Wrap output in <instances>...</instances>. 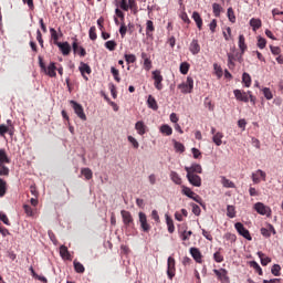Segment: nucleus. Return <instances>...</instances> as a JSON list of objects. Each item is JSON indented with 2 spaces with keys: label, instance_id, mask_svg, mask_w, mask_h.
I'll use <instances>...</instances> for the list:
<instances>
[{
  "label": "nucleus",
  "instance_id": "nucleus-1",
  "mask_svg": "<svg viewBox=\"0 0 283 283\" xmlns=\"http://www.w3.org/2000/svg\"><path fill=\"white\" fill-rule=\"evenodd\" d=\"M178 90L182 92V94H191L193 90V77H187L186 83H181L178 85Z\"/></svg>",
  "mask_w": 283,
  "mask_h": 283
},
{
  "label": "nucleus",
  "instance_id": "nucleus-2",
  "mask_svg": "<svg viewBox=\"0 0 283 283\" xmlns=\"http://www.w3.org/2000/svg\"><path fill=\"white\" fill-rule=\"evenodd\" d=\"M234 229L238 231L239 235H242V238H244L245 240H249V241L253 240L249 230L244 228V224H242L241 222H237L234 224Z\"/></svg>",
  "mask_w": 283,
  "mask_h": 283
},
{
  "label": "nucleus",
  "instance_id": "nucleus-3",
  "mask_svg": "<svg viewBox=\"0 0 283 283\" xmlns=\"http://www.w3.org/2000/svg\"><path fill=\"white\" fill-rule=\"evenodd\" d=\"M70 104L81 120H87V116L85 115V111H83V106L81 104H78L76 101H71Z\"/></svg>",
  "mask_w": 283,
  "mask_h": 283
},
{
  "label": "nucleus",
  "instance_id": "nucleus-4",
  "mask_svg": "<svg viewBox=\"0 0 283 283\" xmlns=\"http://www.w3.org/2000/svg\"><path fill=\"white\" fill-rule=\"evenodd\" d=\"M167 275L169 280H174L176 275V259L172 256H169L167 261Z\"/></svg>",
  "mask_w": 283,
  "mask_h": 283
},
{
  "label": "nucleus",
  "instance_id": "nucleus-5",
  "mask_svg": "<svg viewBox=\"0 0 283 283\" xmlns=\"http://www.w3.org/2000/svg\"><path fill=\"white\" fill-rule=\"evenodd\" d=\"M138 218L140 228L144 233H149V231H151V226H149V223L147 222V214H145V212H139Z\"/></svg>",
  "mask_w": 283,
  "mask_h": 283
},
{
  "label": "nucleus",
  "instance_id": "nucleus-6",
  "mask_svg": "<svg viewBox=\"0 0 283 283\" xmlns=\"http://www.w3.org/2000/svg\"><path fill=\"white\" fill-rule=\"evenodd\" d=\"M254 210L256 213H260V216H271V208L262 202H256L254 205Z\"/></svg>",
  "mask_w": 283,
  "mask_h": 283
},
{
  "label": "nucleus",
  "instance_id": "nucleus-7",
  "mask_svg": "<svg viewBox=\"0 0 283 283\" xmlns=\"http://www.w3.org/2000/svg\"><path fill=\"white\" fill-rule=\"evenodd\" d=\"M187 180L192 185V187H202V178L198 176L197 174H187L186 175Z\"/></svg>",
  "mask_w": 283,
  "mask_h": 283
},
{
  "label": "nucleus",
  "instance_id": "nucleus-8",
  "mask_svg": "<svg viewBox=\"0 0 283 283\" xmlns=\"http://www.w3.org/2000/svg\"><path fill=\"white\" fill-rule=\"evenodd\" d=\"M260 178H262V180H266V172L262 169H258L255 172H252V182H254V185H260Z\"/></svg>",
  "mask_w": 283,
  "mask_h": 283
},
{
  "label": "nucleus",
  "instance_id": "nucleus-9",
  "mask_svg": "<svg viewBox=\"0 0 283 283\" xmlns=\"http://www.w3.org/2000/svg\"><path fill=\"white\" fill-rule=\"evenodd\" d=\"M55 45H57L63 56H67V54L72 52V46H70V43L67 42H55Z\"/></svg>",
  "mask_w": 283,
  "mask_h": 283
},
{
  "label": "nucleus",
  "instance_id": "nucleus-10",
  "mask_svg": "<svg viewBox=\"0 0 283 283\" xmlns=\"http://www.w3.org/2000/svg\"><path fill=\"white\" fill-rule=\"evenodd\" d=\"M123 222L126 227H129L130 224H134V218L132 217V212L127 210H122L120 211Z\"/></svg>",
  "mask_w": 283,
  "mask_h": 283
},
{
  "label": "nucleus",
  "instance_id": "nucleus-11",
  "mask_svg": "<svg viewBox=\"0 0 283 283\" xmlns=\"http://www.w3.org/2000/svg\"><path fill=\"white\" fill-rule=\"evenodd\" d=\"M153 78L155 81L156 90L158 91L163 90V75H160V71H154Z\"/></svg>",
  "mask_w": 283,
  "mask_h": 283
},
{
  "label": "nucleus",
  "instance_id": "nucleus-12",
  "mask_svg": "<svg viewBox=\"0 0 283 283\" xmlns=\"http://www.w3.org/2000/svg\"><path fill=\"white\" fill-rule=\"evenodd\" d=\"M213 273L217 275V277L223 282L229 283V275H227V270L220 269V270H213Z\"/></svg>",
  "mask_w": 283,
  "mask_h": 283
},
{
  "label": "nucleus",
  "instance_id": "nucleus-13",
  "mask_svg": "<svg viewBox=\"0 0 283 283\" xmlns=\"http://www.w3.org/2000/svg\"><path fill=\"white\" fill-rule=\"evenodd\" d=\"M187 174H202V166L200 164H192L190 167L186 166Z\"/></svg>",
  "mask_w": 283,
  "mask_h": 283
},
{
  "label": "nucleus",
  "instance_id": "nucleus-14",
  "mask_svg": "<svg viewBox=\"0 0 283 283\" xmlns=\"http://www.w3.org/2000/svg\"><path fill=\"white\" fill-rule=\"evenodd\" d=\"M80 72L84 80L88 81L85 74H92V67L87 65V63L81 62L80 64Z\"/></svg>",
  "mask_w": 283,
  "mask_h": 283
},
{
  "label": "nucleus",
  "instance_id": "nucleus-15",
  "mask_svg": "<svg viewBox=\"0 0 283 283\" xmlns=\"http://www.w3.org/2000/svg\"><path fill=\"white\" fill-rule=\"evenodd\" d=\"M190 255L196 260L199 264L202 263V253H200V250L198 248H191L190 249Z\"/></svg>",
  "mask_w": 283,
  "mask_h": 283
},
{
  "label": "nucleus",
  "instance_id": "nucleus-16",
  "mask_svg": "<svg viewBox=\"0 0 283 283\" xmlns=\"http://www.w3.org/2000/svg\"><path fill=\"white\" fill-rule=\"evenodd\" d=\"M135 129L137 130L139 136H145V134L147 132V126L145 125V123L143 120H139L135 124Z\"/></svg>",
  "mask_w": 283,
  "mask_h": 283
},
{
  "label": "nucleus",
  "instance_id": "nucleus-17",
  "mask_svg": "<svg viewBox=\"0 0 283 283\" xmlns=\"http://www.w3.org/2000/svg\"><path fill=\"white\" fill-rule=\"evenodd\" d=\"M234 96L237 101H242L243 103H249V95L247 93H242L240 90H234Z\"/></svg>",
  "mask_w": 283,
  "mask_h": 283
},
{
  "label": "nucleus",
  "instance_id": "nucleus-18",
  "mask_svg": "<svg viewBox=\"0 0 283 283\" xmlns=\"http://www.w3.org/2000/svg\"><path fill=\"white\" fill-rule=\"evenodd\" d=\"M189 51L191 54L196 55L200 53V44L198 43V40H192L189 46Z\"/></svg>",
  "mask_w": 283,
  "mask_h": 283
},
{
  "label": "nucleus",
  "instance_id": "nucleus-19",
  "mask_svg": "<svg viewBox=\"0 0 283 283\" xmlns=\"http://www.w3.org/2000/svg\"><path fill=\"white\" fill-rule=\"evenodd\" d=\"M48 76H50L51 78H54V76H56V64L54 62H51L46 69V71H44Z\"/></svg>",
  "mask_w": 283,
  "mask_h": 283
},
{
  "label": "nucleus",
  "instance_id": "nucleus-20",
  "mask_svg": "<svg viewBox=\"0 0 283 283\" xmlns=\"http://www.w3.org/2000/svg\"><path fill=\"white\" fill-rule=\"evenodd\" d=\"M60 255L62 260H72V255L70 254V251L67 250V247L61 245L60 247Z\"/></svg>",
  "mask_w": 283,
  "mask_h": 283
},
{
  "label": "nucleus",
  "instance_id": "nucleus-21",
  "mask_svg": "<svg viewBox=\"0 0 283 283\" xmlns=\"http://www.w3.org/2000/svg\"><path fill=\"white\" fill-rule=\"evenodd\" d=\"M147 105L150 109H154V112L158 111V102H156V98L151 95L148 96Z\"/></svg>",
  "mask_w": 283,
  "mask_h": 283
},
{
  "label": "nucleus",
  "instance_id": "nucleus-22",
  "mask_svg": "<svg viewBox=\"0 0 283 283\" xmlns=\"http://www.w3.org/2000/svg\"><path fill=\"white\" fill-rule=\"evenodd\" d=\"M0 165H10V159L8 158V154L6 149H0Z\"/></svg>",
  "mask_w": 283,
  "mask_h": 283
},
{
  "label": "nucleus",
  "instance_id": "nucleus-23",
  "mask_svg": "<svg viewBox=\"0 0 283 283\" xmlns=\"http://www.w3.org/2000/svg\"><path fill=\"white\" fill-rule=\"evenodd\" d=\"M192 19L196 22L198 30H202V18L200 17V13H198V11H195L192 13Z\"/></svg>",
  "mask_w": 283,
  "mask_h": 283
},
{
  "label": "nucleus",
  "instance_id": "nucleus-24",
  "mask_svg": "<svg viewBox=\"0 0 283 283\" xmlns=\"http://www.w3.org/2000/svg\"><path fill=\"white\" fill-rule=\"evenodd\" d=\"M222 138H224V135L218 132L213 135L212 142L214 143V145H217V147H220V145H222Z\"/></svg>",
  "mask_w": 283,
  "mask_h": 283
},
{
  "label": "nucleus",
  "instance_id": "nucleus-25",
  "mask_svg": "<svg viewBox=\"0 0 283 283\" xmlns=\"http://www.w3.org/2000/svg\"><path fill=\"white\" fill-rule=\"evenodd\" d=\"M250 25L253 28V31L255 32V30H260V28H262V20L252 18L250 20Z\"/></svg>",
  "mask_w": 283,
  "mask_h": 283
},
{
  "label": "nucleus",
  "instance_id": "nucleus-26",
  "mask_svg": "<svg viewBox=\"0 0 283 283\" xmlns=\"http://www.w3.org/2000/svg\"><path fill=\"white\" fill-rule=\"evenodd\" d=\"M166 224L168 227V231L170 233H174V231H176V228L174 226V219H171V217H169V214H166Z\"/></svg>",
  "mask_w": 283,
  "mask_h": 283
},
{
  "label": "nucleus",
  "instance_id": "nucleus-27",
  "mask_svg": "<svg viewBox=\"0 0 283 283\" xmlns=\"http://www.w3.org/2000/svg\"><path fill=\"white\" fill-rule=\"evenodd\" d=\"M170 180L175 182V185H182V179L180 178V175L176 171L170 172Z\"/></svg>",
  "mask_w": 283,
  "mask_h": 283
},
{
  "label": "nucleus",
  "instance_id": "nucleus-28",
  "mask_svg": "<svg viewBox=\"0 0 283 283\" xmlns=\"http://www.w3.org/2000/svg\"><path fill=\"white\" fill-rule=\"evenodd\" d=\"M258 256L260 258L262 266H266L271 262V258L264 255L262 252H258Z\"/></svg>",
  "mask_w": 283,
  "mask_h": 283
},
{
  "label": "nucleus",
  "instance_id": "nucleus-29",
  "mask_svg": "<svg viewBox=\"0 0 283 283\" xmlns=\"http://www.w3.org/2000/svg\"><path fill=\"white\" fill-rule=\"evenodd\" d=\"M160 132L161 134H165L166 136H171V134H174V129L171 128V126L164 124L160 127Z\"/></svg>",
  "mask_w": 283,
  "mask_h": 283
},
{
  "label": "nucleus",
  "instance_id": "nucleus-30",
  "mask_svg": "<svg viewBox=\"0 0 283 283\" xmlns=\"http://www.w3.org/2000/svg\"><path fill=\"white\" fill-rule=\"evenodd\" d=\"M235 55L233 53H228V67L229 70H233L235 67Z\"/></svg>",
  "mask_w": 283,
  "mask_h": 283
},
{
  "label": "nucleus",
  "instance_id": "nucleus-31",
  "mask_svg": "<svg viewBox=\"0 0 283 283\" xmlns=\"http://www.w3.org/2000/svg\"><path fill=\"white\" fill-rule=\"evenodd\" d=\"M239 49L241 50V54L247 52V43L244 42V36L242 34L239 35Z\"/></svg>",
  "mask_w": 283,
  "mask_h": 283
},
{
  "label": "nucleus",
  "instance_id": "nucleus-32",
  "mask_svg": "<svg viewBox=\"0 0 283 283\" xmlns=\"http://www.w3.org/2000/svg\"><path fill=\"white\" fill-rule=\"evenodd\" d=\"M73 266L76 273H85V266H83L81 262L74 261Z\"/></svg>",
  "mask_w": 283,
  "mask_h": 283
},
{
  "label": "nucleus",
  "instance_id": "nucleus-33",
  "mask_svg": "<svg viewBox=\"0 0 283 283\" xmlns=\"http://www.w3.org/2000/svg\"><path fill=\"white\" fill-rule=\"evenodd\" d=\"M182 193L184 196H187V198H193V196H196V192H193L192 189L187 186L182 187Z\"/></svg>",
  "mask_w": 283,
  "mask_h": 283
},
{
  "label": "nucleus",
  "instance_id": "nucleus-34",
  "mask_svg": "<svg viewBox=\"0 0 283 283\" xmlns=\"http://www.w3.org/2000/svg\"><path fill=\"white\" fill-rule=\"evenodd\" d=\"M155 28H154V22L151 20H148L146 22V34L147 36H151L150 32H154Z\"/></svg>",
  "mask_w": 283,
  "mask_h": 283
},
{
  "label": "nucleus",
  "instance_id": "nucleus-35",
  "mask_svg": "<svg viewBox=\"0 0 283 283\" xmlns=\"http://www.w3.org/2000/svg\"><path fill=\"white\" fill-rule=\"evenodd\" d=\"M242 83H244L245 87H251V75L249 73H243Z\"/></svg>",
  "mask_w": 283,
  "mask_h": 283
},
{
  "label": "nucleus",
  "instance_id": "nucleus-36",
  "mask_svg": "<svg viewBox=\"0 0 283 283\" xmlns=\"http://www.w3.org/2000/svg\"><path fill=\"white\" fill-rule=\"evenodd\" d=\"M105 49L109 50V52H114L116 50V41L109 40L105 43Z\"/></svg>",
  "mask_w": 283,
  "mask_h": 283
},
{
  "label": "nucleus",
  "instance_id": "nucleus-37",
  "mask_svg": "<svg viewBox=\"0 0 283 283\" xmlns=\"http://www.w3.org/2000/svg\"><path fill=\"white\" fill-rule=\"evenodd\" d=\"M81 174L86 178V180H92V176H93L92 169H90V168H83V169L81 170Z\"/></svg>",
  "mask_w": 283,
  "mask_h": 283
},
{
  "label": "nucleus",
  "instance_id": "nucleus-38",
  "mask_svg": "<svg viewBox=\"0 0 283 283\" xmlns=\"http://www.w3.org/2000/svg\"><path fill=\"white\" fill-rule=\"evenodd\" d=\"M0 176H10V168L6 164H0Z\"/></svg>",
  "mask_w": 283,
  "mask_h": 283
},
{
  "label": "nucleus",
  "instance_id": "nucleus-39",
  "mask_svg": "<svg viewBox=\"0 0 283 283\" xmlns=\"http://www.w3.org/2000/svg\"><path fill=\"white\" fill-rule=\"evenodd\" d=\"M280 271H282L280 264H274L271 269V273L272 275H275V277H280Z\"/></svg>",
  "mask_w": 283,
  "mask_h": 283
},
{
  "label": "nucleus",
  "instance_id": "nucleus-40",
  "mask_svg": "<svg viewBox=\"0 0 283 283\" xmlns=\"http://www.w3.org/2000/svg\"><path fill=\"white\" fill-rule=\"evenodd\" d=\"M174 147L176 151H179L180 154L185 151V145H182L180 142L174 140Z\"/></svg>",
  "mask_w": 283,
  "mask_h": 283
},
{
  "label": "nucleus",
  "instance_id": "nucleus-41",
  "mask_svg": "<svg viewBox=\"0 0 283 283\" xmlns=\"http://www.w3.org/2000/svg\"><path fill=\"white\" fill-rule=\"evenodd\" d=\"M6 185H7L6 180L0 178V198H3V196H6V191H7Z\"/></svg>",
  "mask_w": 283,
  "mask_h": 283
},
{
  "label": "nucleus",
  "instance_id": "nucleus-42",
  "mask_svg": "<svg viewBox=\"0 0 283 283\" xmlns=\"http://www.w3.org/2000/svg\"><path fill=\"white\" fill-rule=\"evenodd\" d=\"M227 216H228V218H235V207L228 206L227 207Z\"/></svg>",
  "mask_w": 283,
  "mask_h": 283
},
{
  "label": "nucleus",
  "instance_id": "nucleus-43",
  "mask_svg": "<svg viewBox=\"0 0 283 283\" xmlns=\"http://www.w3.org/2000/svg\"><path fill=\"white\" fill-rule=\"evenodd\" d=\"M222 185H223V187H227L228 189H233V187H235V185L231 180H229L224 177L222 178Z\"/></svg>",
  "mask_w": 283,
  "mask_h": 283
},
{
  "label": "nucleus",
  "instance_id": "nucleus-44",
  "mask_svg": "<svg viewBox=\"0 0 283 283\" xmlns=\"http://www.w3.org/2000/svg\"><path fill=\"white\" fill-rule=\"evenodd\" d=\"M88 36L91 39V41H96V27H91L90 31H88Z\"/></svg>",
  "mask_w": 283,
  "mask_h": 283
},
{
  "label": "nucleus",
  "instance_id": "nucleus-45",
  "mask_svg": "<svg viewBox=\"0 0 283 283\" xmlns=\"http://www.w3.org/2000/svg\"><path fill=\"white\" fill-rule=\"evenodd\" d=\"M111 73L113 74L115 81H116L117 83H120V76H119L118 70L113 66V67L111 69Z\"/></svg>",
  "mask_w": 283,
  "mask_h": 283
},
{
  "label": "nucleus",
  "instance_id": "nucleus-46",
  "mask_svg": "<svg viewBox=\"0 0 283 283\" xmlns=\"http://www.w3.org/2000/svg\"><path fill=\"white\" fill-rule=\"evenodd\" d=\"M263 94L266 101H271V98H273V93H271V88H263Z\"/></svg>",
  "mask_w": 283,
  "mask_h": 283
},
{
  "label": "nucleus",
  "instance_id": "nucleus-47",
  "mask_svg": "<svg viewBox=\"0 0 283 283\" xmlns=\"http://www.w3.org/2000/svg\"><path fill=\"white\" fill-rule=\"evenodd\" d=\"M258 48H260V50H264L266 48V39L259 38L258 39Z\"/></svg>",
  "mask_w": 283,
  "mask_h": 283
},
{
  "label": "nucleus",
  "instance_id": "nucleus-48",
  "mask_svg": "<svg viewBox=\"0 0 283 283\" xmlns=\"http://www.w3.org/2000/svg\"><path fill=\"white\" fill-rule=\"evenodd\" d=\"M180 72L182 74H188V72H189V63H187V62L181 63L180 64Z\"/></svg>",
  "mask_w": 283,
  "mask_h": 283
},
{
  "label": "nucleus",
  "instance_id": "nucleus-49",
  "mask_svg": "<svg viewBox=\"0 0 283 283\" xmlns=\"http://www.w3.org/2000/svg\"><path fill=\"white\" fill-rule=\"evenodd\" d=\"M213 70L218 76V78H222V67L218 64H213Z\"/></svg>",
  "mask_w": 283,
  "mask_h": 283
},
{
  "label": "nucleus",
  "instance_id": "nucleus-50",
  "mask_svg": "<svg viewBox=\"0 0 283 283\" xmlns=\"http://www.w3.org/2000/svg\"><path fill=\"white\" fill-rule=\"evenodd\" d=\"M0 220L3 222V224H7V227H10V220L8 219V216L3 212H0Z\"/></svg>",
  "mask_w": 283,
  "mask_h": 283
},
{
  "label": "nucleus",
  "instance_id": "nucleus-51",
  "mask_svg": "<svg viewBox=\"0 0 283 283\" xmlns=\"http://www.w3.org/2000/svg\"><path fill=\"white\" fill-rule=\"evenodd\" d=\"M126 63H136V55L134 54H125Z\"/></svg>",
  "mask_w": 283,
  "mask_h": 283
},
{
  "label": "nucleus",
  "instance_id": "nucleus-52",
  "mask_svg": "<svg viewBox=\"0 0 283 283\" xmlns=\"http://www.w3.org/2000/svg\"><path fill=\"white\" fill-rule=\"evenodd\" d=\"M228 18H229V21H231V23H235V14L233 13L232 8L228 9Z\"/></svg>",
  "mask_w": 283,
  "mask_h": 283
},
{
  "label": "nucleus",
  "instance_id": "nucleus-53",
  "mask_svg": "<svg viewBox=\"0 0 283 283\" xmlns=\"http://www.w3.org/2000/svg\"><path fill=\"white\" fill-rule=\"evenodd\" d=\"M212 10H213L214 17H220V10H221L220 4L213 3V4H212Z\"/></svg>",
  "mask_w": 283,
  "mask_h": 283
},
{
  "label": "nucleus",
  "instance_id": "nucleus-54",
  "mask_svg": "<svg viewBox=\"0 0 283 283\" xmlns=\"http://www.w3.org/2000/svg\"><path fill=\"white\" fill-rule=\"evenodd\" d=\"M119 34H120L122 39H125V34H127V25H125V23L120 24Z\"/></svg>",
  "mask_w": 283,
  "mask_h": 283
},
{
  "label": "nucleus",
  "instance_id": "nucleus-55",
  "mask_svg": "<svg viewBox=\"0 0 283 283\" xmlns=\"http://www.w3.org/2000/svg\"><path fill=\"white\" fill-rule=\"evenodd\" d=\"M50 32L54 43H59V34L56 33V30L54 28H51Z\"/></svg>",
  "mask_w": 283,
  "mask_h": 283
},
{
  "label": "nucleus",
  "instance_id": "nucleus-56",
  "mask_svg": "<svg viewBox=\"0 0 283 283\" xmlns=\"http://www.w3.org/2000/svg\"><path fill=\"white\" fill-rule=\"evenodd\" d=\"M128 142L133 145L135 149H138L139 144L138 140H136V138H134L133 136H128Z\"/></svg>",
  "mask_w": 283,
  "mask_h": 283
},
{
  "label": "nucleus",
  "instance_id": "nucleus-57",
  "mask_svg": "<svg viewBox=\"0 0 283 283\" xmlns=\"http://www.w3.org/2000/svg\"><path fill=\"white\" fill-rule=\"evenodd\" d=\"M213 259H214V261H217L218 263L224 262V256H222V254H220V252H216V253L213 254Z\"/></svg>",
  "mask_w": 283,
  "mask_h": 283
},
{
  "label": "nucleus",
  "instance_id": "nucleus-58",
  "mask_svg": "<svg viewBox=\"0 0 283 283\" xmlns=\"http://www.w3.org/2000/svg\"><path fill=\"white\" fill-rule=\"evenodd\" d=\"M144 70H146V72H149V70H151V60H144Z\"/></svg>",
  "mask_w": 283,
  "mask_h": 283
},
{
  "label": "nucleus",
  "instance_id": "nucleus-59",
  "mask_svg": "<svg viewBox=\"0 0 283 283\" xmlns=\"http://www.w3.org/2000/svg\"><path fill=\"white\" fill-rule=\"evenodd\" d=\"M36 41L39 42L41 48H43V35L41 34V30L36 31Z\"/></svg>",
  "mask_w": 283,
  "mask_h": 283
},
{
  "label": "nucleus",
  "instance_id": "nucleus-60",
  "mask_svg": "<svg viewBox=\"0 0 283 283\" xmlns=\"http://www.w3.org/2000/svg\"><path fill=\"white\" fill-rule=\"evenodd\" d=\"M270 49H271L272 54H274L275 56H277V55L280 54V52H282V50L280 49V46H273V45H271Z\"/></svg>",
  "mask_w": 283,
  "mask_h": 283
},
{
  "label": "nucleus",
  "instance_id": "nucleus-61",
  "mask_svg": "<svg viewBox=\"0 0 283 283\" xmlns=\"http://www.w3.org/2000/svg\"><path fill=\"white\" fill-rule=\"evenodd\" d=\"M200 206L192 203V213H195V216H200Z\"/></svg>",
  "mask_w": 283,
  "mask_h": 283
},
{
  "label": "nucleus",
  "instance_id": "nucleus-62",
  "mask_svg": "<svg viewBox=\"0 0 283 283\" xmlns=\"http://www.w3.org/2000/svg\"><path fill=\"white\" fill-rule=\"evenodd\" d=\"M191 153L193 155V158L198 159L200 158V156H202V153H200V150L198 148H192Z\"/></svg>",
  "mask_w": 283,
  "mask_h": 283
},
{
  "label": "nucleus",
  "instance_id": "nucleus-63",
  "mask_svg": "<svg viewBox=\"0 0 283 283\" xmlns=\"http://www.w3.org/2000/svg\"><path fill=\"white\" fill-rule=\"evenodd\" d=\"M193 232L191 231H184V233L181 234V240L186 241L189 240V237H191Z\"/></svg>",
  "mask_w": 283,
  "mask_h": 283
},
{
  "label": "nucleus",
  "instance_id": "nucleus-64",
  "mask_svg": "<svg viewBox=\"0 0 283 283\" xmlns=\"http://www.w3.org/2000/svg\"><path fill=\"white\" fill-rule=\"evenodd\" d=\"M148 181L150 185H156V175H154V174L149 175Z\"/></svg>",
  "mask_w": 283,
  "mask_h": 283
}]
</instances>
